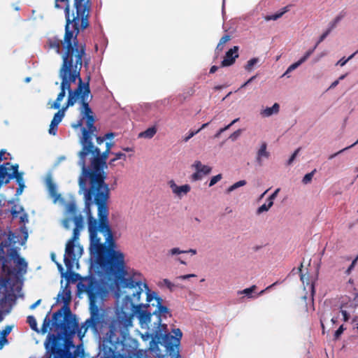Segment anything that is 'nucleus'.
Here are the masks:
<instances>
[{"mask_svg":"<svg viewBox=\"0 0 358 358\" xmlns=\"http://www.w3.org/2000/svg\"><path fill=\"white\" fill-rule=\"evenodd\" d=\"M73 222L75 223V227L78 229H81L83 227V219L82 215H75L73 217Z\"/></svg>","mask_w":358,"mask_h":358,"instance_id":"473e14b6","label":"nucleus"},{"mask_svg":"<svg viewBox=\"0 0 358 358\" xmlns=\"http://www.w3.org/2000/svg\"><path fill=\"white\" fill-rule=\"evenodd\" d=\"M338 83H339V80H335L334 82H333L331 83V85L329 87V89L334 88L335 87H336L338 85Z\"/></svg>","mask_w":358,"mask_h":358,"instance_id":"774afa93","label":"nucleus"},{"mask_svg":"<svg viewBox=\"0 0 358 358\" xmlns=\"http://www.w3.org/2000/svg\"><path fill=\"white\" fill-rule=\"evenodd\" d=\"M267 203L259 206L257 210V214H261L264 211H268L269 208L273 206V201L267 199Z\"/></svg>","mask_w":358,"mask_h":358,"instance_id":"cd10ccee","label":"nucleus"},{"mask_svg":"<svg viewBox=\"0 0 358 358\" xmlns=\"http://www.w3.org/2000/svg\"><path fill=\"white\" fill-rule=\"evenodd\" d=\"M12 327L10 326H6L1 332L0 340L3 342V344L7 343L8 340L6 338V336L10 333Z\"/></svg>","mask_w":358,"mask_h":358,"instance_id":"c85d7f7f","label":"nucleus"},{"mask_svg":"<svg viewBox=\"0 0 358 358\" xmlns=\"http://www.w3.org/2000/svg\"><path fill=\"white\" fill-rule=\"evenodd\" d=\"M13 297H6L3 296V299H0V322H1L4 316L9 314L12 310V304L8 303V301L13 300Z\"/></svg>","mask_w":358,"mask_h":358,"instance_id":"2eb2a0df","label":"nucleus"},{"mask_svg":"<svg viewBox=\"0 0 358 358\" xmlns=\"http://www.w3.org/2000/svg\"><path fill=\"white\" fill-rule=\"evenodd\" d=\"M222 174H217L212 177V178L210 180L209 187H212L214 185H215L218 181H220L222 179Z\"/></svg>","mask_w":358,"mask_h":358,"instance_id":"a19ab883","label":"nucleus"},{"mask_svg":"<svg viewBox=\"0 0 358 358\" xmlns=\"http://www.w3.org/2000/svg\"><path fill=\"white\" fill-rule=\"evenodd\" d=\"M79 293L87 294L90 301V317L83 324L86 331L89 328L96 331L99 325L102 322V315L96 305V300L99 296V287L97 281L92 276H87L77 285Z\"/></svg>","mask_w":358,"mask_h":358,"instance_id":"423d86ee","label":"nucleus"},{"mask_svg":"<svg viewBox=\"0 0 358 358\" xmlns=\"http://www.w3.org/2000/svg\"><path fill=\"white\" fill-rule=\"evenodd\" d=\"M341 313L343 317V320L348 322L350 317V314L345 310H341Z\"/></svg>","mask_w":358,"mask_h":358,"instance_id":"603ef678","label":"nucleus"},{"mask_svg":"<svg viewBox=\"0 0 358 358\" xmlns=\"http://www.w3.org/2000/svg\"><path fill=\"white\" fill-rule=\"evenodd\" d=\"M143 287L145 289V294H146V300L148 302H151L153 299L155 300L157 305L155 310L152 312V314L157 315L158 317V322L159 324L162 322L161 317H166V314H170L169 309L162 304V299L156 295L155 292H150V290L148 286V285L144 282Z\"/></svg>","mask_w":358,"mask_h":358,"instance_id":"1a4fd4ad","label":"nucleus"},{"mask_svg":"<svg viewBox=\"0 0 358 358\" xmlns=\"http://www.w3.org/2000/svg\"><path fill=\"white\" fill-rule=\"evenodd\" d=\"M50 320L48 317V315H47L43 320V324L41 327V331L43 334H45L48 331V329L50 327Z\"/></svg>","mask_w":358,"mask_h":358,"instance_id":"c9c22d12","label":"nucleus"},{"mask_svg":"<svg viewBox=\"0 0 358 358\" xmlns=\"http://www.w3.org/2000/svg\"><path fill=\"white\" fill-rule=\"evenodd\" d=\"M59 2H64L65 8L69 7L70 17H75L77 21L80 20L83 27L87 26V19H90L92 8L91 0H55L56 8H62Z\"/></svg>","mask_w":358,"mask_h":358,"instance_id":"6e6552de","label":"nucleus"},{"mask_svg":"<svg viewBox=\"0 0 358 358\" xmlns=\"http://www.w3.org/2000/svg\"><path fill=\"white\" fill-rule=\"evenodd\" d=\"M341 20V16H337L330 24H329V27L328 28V29H331V31H332V29H334L337 24L339 22V21Z\"/></svg>","mask_w":358,"mask_h":358,"instance_id":"a18cd8bd","label":"nucleus"},{"mask_svg":"<svg viewBox=\"0 0 358 358\" xmlns=\"http://www.w3.org/2000/svg\"><path fill=\"white\" fill-rule=\"evenodd\" d=\"M267 145L265 142L262 143L260 148L259 149L256 157V160L259 166L262 164V158H268L269 152L266 151Z\"/></svg>","mask_w":358,"mask_h":358,"instance_id":"6ab92c4d","label":"nucleus"},{"mask_svg":"<svg viewBox=\"0 0 358 358\" xmlns=\"http://www.w3.org/2000/svg\"><path fill=\"white\" fill-rule=\"evenodd\" d=\"M246 184V181L245 180H239L238 182H236L234 185H231L227 189V193L229 194L232 191L235 190L236 189L244 186Z\"/></svg>","mask_w":358,"mask_h":358,"instance_id":"c756f323","label":"nucleus"},{"mask_svg":"<svg viewBox=\"0 0 358 358\" xmlns=\"http://www.w3.org/2000/svg\"><path fill=\"white\" fill-rule=\"evenodd\" d=\"M16 236L9 231L8 233L0 230V261L2 271L8 275L25 273L27 264L24 258L19 256L16 243Z\"/></svg>","mask_w":358,"mask_h":358,"instance_id":"39448f33","label":"nucleus"},{"mask_svg":"<svg viewBox=\"0 0 358 358\" xmlns=\"http://www.w3.org/2000/svg\"><path fill=\"white\" fill-rule=\"evenodd\" d=\"M111 154L114 155L115 157L110 160L109 164L110 166L114 165L115 162L117 161V159H123L124 160H126L127 156L125 154H124L122 152H117V153L112 152Z\"/></svg>","mask_w":358,"mask_h":358,"instance_id":"2f4dec72","label":"nucleus"},{"mask_svg":"<svg viewBox=\"0 0 358 358\" xmlns=\"http://www.w3.org/2000/svg\"><path fill=\"white\" fill-rule=\"evenodd\" d=\"M313 52H314V49L308 50L299 61L291 64L287 68V71H285V73H284L283 76L287 75L289 73H290L291 71H292L295 70L296 68H298L301 64H303L308 59V58L313 53Z\"/></svg>","mask_w":358,"mask_h":358,"instance_id":"a211bd4d","label":"nucleus"},{"mask_svg":"<svg viewBox=\"0 0 358 358\" xmlns=\"http://www.w3.org/2000/svg\"><path fill=\"white\" fill-rule=\"evenodd\" d=\"M5 296L6 297H13V295L8 294V291L6 287V282L3 283V285H0V299H3V296Z\"/></svg>","mask_w":358,"mask_h":358,"instance_id":"f704fd0d","label":"nucleus"},{"mask_svg":"<svg viewBox=\"0 0 358 358\" xmlns=\"http://www.w3.org/2000/svg\"><path fill=\"white\" fill-rule=\"evenodd\" d=\"M45 182L50 196L54 199V202H56L60 194L57 193V185L53 182L51 176L46 178Z\"/></svg>","mask_w":358,"mask_h":358,"instance_id":"f3484780","label":"nucleus"},{"mask_svg":"<svg viewBox=\"0 0 358 358\" xmlns=\"http://www.w3.org/2000/svg\"><path fill=\"white\" fill-rule=\"evenodd\" d=\"M217 69H218V67L217 66H213L210 69L209 73H215L217 71Z\"/></svg>","mask_w":358,"mask_h":358,"instance_id":"69168bd1","label":"nucleus"},{"mask_svg":"<svg viewBox=\"0 0 358 358\" xmlns=\"http://www.w3.org/2000/svg\"><path fill=\"white\" fill-rule=\"evenodd\" d=\"M289 11L288 6H285L282 8V10L273 15H268L264 17V19L266 21H270V20H276L279 18H280L285 13Z\"/></svg>","mask_w":358,"mask_h":358,"instance_id":"5701e85b","label":"nucleus"},{"mask_svg":"<svg viewBox=\"0 0 358 358\" xmlns=\"http://www.w3.org/2000/svg\"><path fill=\"white\" fill-rule=\"evenodd\" d=\"M41 302V299L37 300L34 303L30 306V309L33 310L37 306H38Z\"/></svg>","mask_w":358,"mask_h":358,"instance_id":"0e129e2a","label":"nucleus"},{"mask_svg":"<svg viewBox=\"0 0 358 358\" xmlns=\"http://www.w3.org/2000/svg\"><path fill=\"white\" fill-rule=\"evenodd\" d=\"M316 170L314 169L313 171H311L310 173H308L307 174H306L302 180V182L304 183V184H308L309 182H311L312 180V178L315 173Z\"/></svg>","mask_w":358,"mask_h":358,"instance_id":"4c0bfd02","label":"nucleus"},{"mask_svg":"<svg viewBox=\"0 0 358 358\" xmlns=\"http://www.w3.org/2000/svg\"><path fill=\"white\" fill-rule=\"evenodd\" d=\"M331 32V29H327L321 36L319 38V40L316 43L315 45L312 48V49H314V50L316 49V48L317 47V45L321 43L322 42L325 38L326 37L330 34Z\"/></svg>","mask_w":358,"mask_h":358,"instance_id":"58836bf2","label":"nucleus"},{"mask_svg":"<svg viewBox=\"0 0 358 358\" xmlns=\"http://www.w3.org/2000/svg\"><path fill=\"white\" fill-rule=\"evenodd\" d=\"M241 131V129H238L235 131L230 135L229 138L231 139V141H236L240 136Z\"/></svg>","mask_w":358,"mask_h":358,"instance_id":"de8ad7c7","label":"nucleus"},{"mask_svg":"<svg viewBox=\"0 0 358 358\" xmlns=\"http://www.w3.org/2000/svg\"><path fill=\"white\" fill-rule=\"evenodd\" d=\"M280 192V189L278 188L275 190V192L268 198V200L273 201V200L277 196L278 192Z\"/></svg>","mask_w":358,"mask_h":358,"instance_id":"4d7b16f0","label":"nucleus"},{"mask_svg":"<svg viewBox=\"0 0 358 358\" xmlns=\"http://www.w3.org/2000/svg\"><path fill=\"white\" fill-rule=\"evenodd\" d=\"M103 136H104V138H106V139L113 138L115 136V134L113 132H109V133L106 134Z\"/></svg>","mask_w":358,"mask_h":358,"instance_id":"e2e57ef3","label":"nucleus"},{"mask_svg":"<svg viewBox=\"0 0 358 358\" xmlns=\"http://www.w3.org/2000/svg\"><path fill=\"white\" fill-rule=\"evenodd\" d=\"M103 355L100 358H137L134 353L127 355L116 352L115 350L111 348H108L107 350L105 344L103 345Z\"/></svg>","mask_w":358,"mask_h":358,"instance_id":"ddd939ff","label":"nucleus"},{"mask_svg":"<svg viewBox=\"0 0 358 358\" xmlns=\"http://www.w3.org/2000/svg\"><path fill=\"white\" fill-rule=\"evenodd\" d=\"M200 131V129H197L196 131H191L187 136H186L184 139V141L185 142H187V141H189L191 138H192L195 134H196L197 133H199Z\"/></svg>","mask_w":358,"mask_h":358,"instance_id":"5fc2aeb1","label":"nucleus"},{"mask_svg":"<svg viewBox=\"0 0 358 358\" xmlns=\"http://www.w3.org/2000/svg\"><path fill=\"white\" fill-rule=\"evenodd\" d=\"M20 218L21 222H24L25 221H27V216L25 213L22 215Z\"/></svg>","mask_w":358,"mask_h":358,"instance_id":"338daca9","label":"nucleus"},{"mask_svg":"<svg viewBox=\"0 0 358 358\" xmlns=\"http://www.w3.org/2000/svg\"><path fill=\"white\" fill-rule=\"evenodd\" d=\"M352 148V146H350H350H348V147H346V148H343V149H342V150H339L338 152H336V153H334V154H333V155H331L329 157V158H328V159H332L333 158H334V157H335L336 156H337L338 155H339V154H341V153L343 152L344 151H345V150H348V149H350V148Z\"/></svg>","mask_w":358,"mask_h":358,"instance_id":"3c124183","label":"nucleus"},{"mask_svg":"<svg viewBox=\"0 0 358 358\" xmlns=\"http://www.w3.org/2000/svg\"><path fill=\"white\" fill-rule=\"evenodd\" d=\"M238 120H239L238 118H236V119L234 120L230 124H229L226 127L219 129V131L215 134L214 138H219L222 133H223L224 131L229 129L235 122L238 121Z\"/></svg>","mask_w":358,"mask_h":358,"instance_id":"72a5a7b5","label":"nucleus"},{"mask_svg":"<svg viewBox=\"0 0 358 358\" xmlns=\"http://www.w3.org/2000/svg\"><path fill=\"white\" fill-rule=\"evenodd\" d=\"M106 138H104V136H96V141L97 145H101L104 141Z\"/></svg>","mask_w":358,"mask_h":358,"instance_id":"bf43d9fd","label":"nucleus"},{"mask_svg":"<svg viewBox=\"0 0 358 358\" xmlns=\"http://www.w3.org/2000/svg\"><path fill=\"white\" fill-rule=\"evenodd\" d=\"M358 52V50L356 51L355 53H353L352 55H350L348 58L345 59V57H343L336 64V65H340L341 66H344L350 59H351L354 55Z\"/></svg>","mask_w":358,"mask_h":358,"instance_id":"79ce46f5","label":"nucleus"},{"mask_svg":"<svg viewBox=\"0 0 358 358\" xmlns=\"http://www.w3.org/2000/svg\"><path fill=\"white\" fill-rule=\"evenodd\" d=\"M110 153L106 150L101 153L100 149L93 145L87 152V155H92L90 167L86 166L87 156L83 157L81 151L78 153V164L82 169L78 185L80 191L84 193L85 208L87 209L90 244L101 242L98 232L103 234L106 243L114 244L108 218L109 188L105 182L106 174L103 171V169L107 167L106 161Z\"/></svg>","mask_w":358,"mask_h":358,"instance_id":"7ed1b4c3","label":"nucleus"},{"mask_svg":"<svg viewBox=\"0 0 358 358\" xmlns=\"http://www.w3.org/2000/svg\"><path fill=\"white\" fill-rule=\"evenodd\" d=\"M280 106L278 103H275L272 107H267L266 109L261 112V115L264 117H269L273 114H276L279 112Z\"/></svg>","mask_w":358,"mask_h":358,"instance_id":"412c9836","label":"nucleus"},{"mask_svg":"<svg viewBox=\"0 0 358 358\" xmlns=\"http://www.w3.org/2000/svg\"><path fill=\"white\" fill-rule=\"evenodd\" d=\"M64 13L66 24L63 40L53 37L47 41L48 48L62 56V62L59 70V76L62 79L60 92L51 107L59 109L60 102L66 95V90H68V99L62 108L63 110L73 106L78 99L80 106H83V101L87 103L92 99L90 87V75L87 76L85 82L80 77L83 66L87 68L90 62V59L87 57L86 44L80 42L78 38L80 31L90 26V21L87 19V26L83 27L81 20L77 21L75 17H69L68 6L64 8Z\"/></svg>","mask_w":358,"mask_h":358,"instance_id":"f257e3e1","label":"nucleus"},{"mask_svg":"<svg viewBox=\"0 0 358 358\" xmlns=\"http://www.w3.org/2000/svg\"><path fill=\"white\" fill-rule=\"evenodd\" d=\"M106 243L98 242L90 244V252L101 268L114 275L122 288L128 289L122 301V310L111 322L107 333L109 342L112 343L115 342V339L118 340L117 336H124L127 333L129 327L132 326L134 314L138 315L142 324L150 323L153 314L145 310L150 306L149 304L145 306L139 303L141 295L143 293L141 273L134 272L131 275H129L125 269L124 255L113 249L115 243L108 244V246Z\"/></svg>","mask_w":358,"mask_h":358,"instance_id":"f03ea898","label":"nucleus"},{"mask_svg":"<svg viewBox=\"0 0 358 358\" xmlns=\"http://www.w3.org/2000/svg\"><path fill=\"white\" fill-rule=\"evenodd\" d=\"M192 166L203 176L209 174L212 170L210 166L202 164L200 161H195Z\"/></svg>","mask_w":358,"mask_h":358,"instance_id":"aec40b11","label":"nucleus"},{"mask_svg":"<svg viewBox=\"0 0 358 358\" xmlns=\"http://www.w3.org/2000/svg\"><path fill=\"white\" fill-rule=\"evenodd\" d=\"M6 154V150L2 149L0 150V162H2L3 160H6L8 158L6 157L4 155Z\"/></svg>","mask_w":358,"mask_h":358,"instance_id":"052dcab7","label":"nucleus"},{"mask_svg":"<svg viewBox=\"0 0 358 358\" xmlns=\"http://www.w3.org/2000/svg\"><path fill=\"white\" fill-rule=\"evenodd\" d=\"M202 177L203 175L201 174L198 171H196V172L191 176V180L192 181H197L201 180Z\"/></svg>","mask_w":358,"mask_h":358,"instance_id":"49530a36","label":"nucleus"},{"mask_svg":"<svg viewBox=\"0 0 358 358\" xmlns=\"http://www.w3.org/2000/svg\"><path fill=\"white\" fill-rule=\"evenodd\" d=\"M80 230L78 228H74L73 230L72 237L69 240V241L75 243V241L78 239L80 236Z\"/></svg>","mask_w":358,"mask_h":358,"instance_id":"ea45409f","label":"nucleus"},{"mask_svg":"<svg viewBox=\"0 0 358 358\" xmlns=\"http://www.w3.org/2000/svg\"><path fill=\"white\" fill-rule=\"evenodd\" d=\"M27 322H28L32 330L38 331L37 322L35 317L33 315H29L27 318Z\"/></svg>","mask_w":358,"mask_h":358,"instance_id":"7c9ffc66","label":"nucleus"},{"mask_svg":"<svg viewBox=\"0 0 358 358\" xmlns=\"http://www.w3.org/2000/svg\"><path fill=\"white\" fill-rule=\"evenodd\" d=\"M301 148H297L294 152L292 155V156L290 157V158L289 159L288 162H287V164L288 165H290L293 161L295 159L296 157L297 156V155L299 154V151H300Z\"/></svg>","mask_w":358,"mask_h":358,"instance_id":"09e8293b","label":"nucleus"},{"mask_svg":"<svg viewBox=\"0 0 358 358\" xmlns=\"http://www.w3.org/2000/svg\"><path fill=\"white\" fill-rule=\"evenodd\" d=\"M163 282L171 291L173 289L175 285L172 283L169 280L164 279Z\"/></svg>","mask_w":358,"mask_h":358,"instance_id":"8fccbe9b","label":"nucleus"},{"mask_svg":"<svg viewBox=\"0 0 358 358\" xmlns=\"http://www.w3.org/2000/svg\"><path fill=\"white\" fill-rule=\"evenodd\" d=\"M69 274L68 276H66V280L68 282H71L72 283H75L77 281L80 280L79 282H81L83 280V278L81 277V275L78 273L72 271V270L69 271ZM85 277H84L85 278Z\"/></svg>","mask_w":358,"mask_h":358,"instance_id":"b1692460","label":"nucleus"},{"mask_svg":"<svg viewBox=\"0 0 358 358\" xmlns=\"http://www.w3.org/2000/svg\"><path fill=\"white\" fill-rule=\"evenodd\" d=\"M113 145H114L113 143L107 142L106 143V150L110 152V150H111L112 147L113 146Z\"/></svg>","mask_w":358,"mask_h":358,"instance_id":"680f3d73","label":"nucleus"},{"mask_svg":"<svg viewBox=\"0 0 358 358\" xmlns=\"http://www.w3.org/2000/svg\"><path fill=\"white\" fill-rule=\"evenodd\" d=\"M230 40H231V36L230 35L225 34L224 36H223L220 38L217 45L216 47V50H217V51H222V50L224 49V46L225 43H227Z\"/></svg>","mask_w":358,"mask_h":358,"instance_id":"393cba45","label":"nucleus"},{"mask_svg":"<svg viewBox=\"0 0 358 358\" xmlns=\"http://www.w3.org/2000/svg\"><path fill=\"white\" fill-rule=\"evenodd\" d=\"M257 289L256 285L238 291V294H245L248 298H252V294Z\"/></svg>","mask_w":358,"mask_h":358,"instance_id":"a878e982","label":"nucleus"},{"mask_svg":"<svg viewBox=\"0 0 358 358\" xmlns=\"http://www.w3.org/2000/svg\"><path fill=\"white\" fill-rule=\"evenodd\" d=\"M64 306L52 315V329L57 334H50L45 348L50 350L52 358H75L64 347L65 338H71L76 334L78 323L72 314L69 303L71 300L70 290L65 289L62 294Z\"/></svg>","mask_w":358,"mask_h":358,"instance_id":"20e7f679","label":"nucleus"},{"mask_svg":"<svg viewBox=\"0 0 358 358\" xmlns=\"http://www.w3.org/2000/svg\"><path fill=\"white\" fill-rule=\"evenodd\" d=\"M344 329H345L343 327V325H341L339 327V328L334 333V340H338L340 338L341 335L343 333Z\"/></svg>","mask_w":358,"mask_h":358,"instance_id":"c03bdc74","label":"nucleus"},{"mask_svg":"<svg viewBox=\"0 0 358 358\" xmlns=\"http://www.w3.org/2000/svg\"><path fill=\"white\" fill-rule=\"evenodd\" d=\"M169 185L173 193L179 197L187 194L191 189V187L189 185L186 184L181 186H178L173 180L169 182Z\"/></svg>","mask_w":358,"mask_h":358,"instance_id":"dca6fc26","label":"nucleus"},{"mask_svg":"<svg viewBox=\"0 0 358 358\" xmlns=\"http://www.w3.org/2000/svg\"><path fill=\"white\" fill-rule=\"evenodd\" d=\"M157 133V128L155 126L148 128L144 131L138 134V138H152Z\"/></svg>","mask_w":358,"mask_h":358,"instance_id":"4be33fe9","label":"nucleus"},{"mask_svg":"<svg viewBox=\"0 0 358 358\" xmlns=\"http://www.w3.org/2000/svg\"><path fill=\"white\" fill-rule=\"evenodd\" d=\"M238 46H234L232 48H230L226 52L225 56L221 62V66L225 67L232 65L235 62L236 59L238 57Z\"/></svg>","mask_w":358,"mask_h":358,"instance_id":"f8f14e48","label":"nucleus"},{"mask_svg":"<svg viewBox=\"0 0 358 358\" xmlns=\"http://www.w3.org/2000/svg\"><path fill=\"white\" fill-rule=\"evenodd\" d=\"M64 111L63 109L59 110L54 115L52 120L48 132L50 134L55 136L57 134L58 124L62 122L64 116Z\"/></svg>","mask_w":358,"mask_h":358,"instance_id":"4468645a","label":"nucleus"},{"mask_svg":"<svg viewBox=\"0 0 358 358\" xmlns=\"http://www.w3.org/2000/svg\"><path fill=\"white\" fill-rule=\"evenodd\" d=\"M8 166L11 167V163L6 162V163H3V164H0V174L3 173V171H4V169Z\"/></svg>","mask_w":358,"mask_h":358,"instance_id":"6e6d98bb","label":"nucleus"},{"mask_svg":"<svg viewBox=\"0 0 358 358\" xmlns=\"http://www.w3.org/2000/svg\"><path fill=\"white\" fill-rule=\"evenodd\" d=\"M66 211L69 213H71L74 216L76 215L77 213V206L76 203L74 201H70L66 204Z\"/></svg>","mask_w":358,"mask_h":358,"instance_id":"bb28decb","label":"nucleus"},{"mask_svg":"<svg viewBox=\"0 0 358 358\" xmlns=\"http://www.w3.org/2000/svg\"><path fill=\"white\" fill-rule=\"evenodd\" d=\"M196 275L194 274H187V275H180L179 277H178V278L182 279V280H186V279H189V278L196 277Z\"/></svg>","mask_w":358,"mask_h":358,"instance_id":"13d9d810","label":"nucleus"},{"mask_svg":"<svg viewBox=\"0 0 358 358\" xmlns=\"http://www.w3.org/2000/svg\"><path fill=\"white\" fill-rule=\"evenodd\" d=\"M183 253H186V251L185 250H181L180 248H172L169 251V254L171 255H179V254H183Z\"/></svg>","mask_w":358,"mask_h":358,"instance_id":"37998d69","label":"nucleus"},{"mask_svg":"<svg viewBox=\"0 0 358 358\" xmlns=\"http://www.w3.org/2000/svg\"><path fill=\"white\" fill-rule=\"evenodd\" d=\"M79 111L81 118L77 122L73 127L77 129L81 127L83 124V120H86L87 128H82V137L80 143L82 145L81 155L82 156H87V152L92 148L93 136H96L94 132L96 131V127L94 126L95 117L94 113L89 105V102L85 103L83 101V106L79 107Z\"/></svg>","mask_w":358,"mask_h":358,"instance_id":"0eeeda50","label":"nucleus"},{"mask_svg":"<svg viewBox=\"0 0 358 358\" xmlns=\"http://www.w3.org/2000/svg\"><path fill=\"white\" fill-rule=\"evenodd\" d=\"M173 333L174 336L166 334L164 336V343L167 348L172 345L178 346L180 345V341L182 336V331L180 329H175L173 330Z\"/></svg>","mask_w":358,"mask_h":358,"instance_id":"9b49d317","label":"nucleus"},{"mask_svg":"<svg viewBox=\"0 0 358 358\" xmlns=\"http://www.w3.org/2000/svg\"><path fill=\"white\" fill-rule=\"evenodd\" d=\"M257 62H258L257 58H252V59H250L249 61H248V62L245 66V70L248 71H251L252 67L254 66V65H255Z\"/></svg>","mask_w":358,"mask_h":358,"instance_id":"e433bc0d","label":"nucleus"},{"mask_svg":"<svg viewBox=\"0 0 358 358\" xmlns=\"http://www.w3.org/2000/svg\"><path fill=\"white\" fill-rule=\"evenodd\" d=\"M75 243L71 241H67L65 249V255L64 262L67 271H71L73 268V263L76 260V256L74 252Z\"/></svg>","mask_w":358,"mask_h":358,"instance_id":"9d476101","label":"nucleus"},{"mask_svg":"<svg viewBox=\"0 0 358 358\" xmlns=\"http://www.w3.org/2000/svg\"><path fill=\"white\" fill-rule=\"evenodd\" d=\"M19 187L17 188L16 190V195H20L22 193V191L25 187L24 183H20L18 184Z\"/></svg>","mask_w":358,"mask_h":358,"instance_id":"864d4df0","label":"nucleus"}]
</instances>
